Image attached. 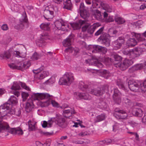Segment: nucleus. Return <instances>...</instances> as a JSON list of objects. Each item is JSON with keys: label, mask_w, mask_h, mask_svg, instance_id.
<instances>
[{"label": "nucleus", "mask_w": 146, "mask_h": 146, "mask_svg": "<svg viewBox=\"0 0 146 146\" xmlns=\"http://www.w3.org/2000/svg\"><path fill=\"white\" fill-rule=\"evenodd\" d=\"M128 87L131 91L135 92L140 87L142 91L144 92H146V80L141 82L130 80L128 82Z\"/></svg>", "instance_id": "1"}, {"label": "nucleus", "mask_w": 146, "mask_h": 146, "mask_svg": "<svg viewBox=\"0 0 146 146\" xmlns=\"http://www.w3.org/2000/svg\"><path fill=\"white\" fill-rule=\"evenodd\" d=\"M51 96L47 93H33L32 96V98L35 100L47 99L48 100L41 102L40 105L42 107L48 106L50 103L49 100Z\"/></svg>", "instance_id": "2"}, {"label": "nucleus", "mask_w": 146, "mask_h": 146, "mask_svg": "<svg viewBox=\"0 0 146 146\" xmlns=\"http://www.w3.org/2000/svg\"><path fill=\"white\" fill-rule=\"evenodd\" d=\"M143 51V49L140 48H135L134 49L130 50H124L122 51V53L127 57L134 59L139 56Z\"/></svg>", "instance_id": "3"}, {"label": "nucleus", "mask_w": 146, "mask_h": 146, "mask_svg": "<svg viewBox=\"0 0 146 146\" xmlns=\"http://www.w3.org/2000/svg\"><path fill=\"white\" fill-rule=\"evenodd\" d=\"M130 37L128 41V46H129L132 47L135 46L137 43V42L134 38L135 37L139 42L143 41L145 40V38L141 37V35L139 34H136L135 33H131L129 34Z\"/></svg>", "instance_id": "4"}, {"label": "nucleus", "mask_w": 146, "mask_h": 146, "mask_svg": "<svg viewBox=\"0 0 146 146\" xmlns=\"http://www.w3.org/2000/svg\"><path fill=\"white\" fill-rule=\"evenodd\" d=\"M74 78L73 74L71 73H66L61 78L59 81L60 84L69 85L74 81Z\"/></svg>", "instance_id": "5"}, {"label": "nucleus", "mask_w": 146, "mask_h": 146, "mask_svg": "<svg viewBox=\"0 0 146 146\" xmlns=\"http://www.w3.org/2000/svg\"><path fill=\"white\" fill-rule=\"evenodd\" d=\"M133 63V61L131 59H125L122 62L114 63V64L117 68H119L122 70L127 69Z\"/></svg>", "instance_id": "6"}, {"label": "nucleus", "mask_w": 146, "mask_h": 146, "mask_svg": "<svg viewBox=\"0 0 146 146\" xmlns=\"http://www.w3.org/2000/svg\"><path fill=\"white\" fill-rule=\"evenodd\" d=\"M100 25L98 23H94L92 25L87 24L82 27V31H86L88 34L92 35L93 34L96 29Z\"/></svg>", "instance_id": "7"}, {"label": "nucleus", "mask_w": 146, "mask_h": 146, "mask_svg": "<svg viewBox=\"0 0 146 146\" xmlns=\"http://www.w3.org/2000/svg\"><path fill=\"white\" fill-rule=\"evenodd\" d=\"M12 105L8 103H6L0 106V115L3 117L7 113H9Z\"/></svg>", "instance_id": "8"}, {"label": "nucleus", "mask_w": 146, "mask_h": 146, "mask_svg": "<svg viewBox=\"0 0 146 146\" xmlns=\"http://www.w3.org/2000/svg\"><path fill=\"white\" fill-rule=\"evenodd\" d=\"M114 111L118 113V114L114 113V116L117 119H125L127 116V114L125 111L120 110L119 108H115Z\"/></svg>", "instance_id": "9"}, {"label": "nucleus", "mask_w": 146, "mask_h": 146, "mask_svg": "<svg viewBox=\"0 0 146 146\" xmlns=\"http://www.w3.org/2000/svg\"><path fill=\"white\" fill-rule=\"evenodd\" d=\"M74 95L75 97L77 99H84L85 100H90L91 97L89 94L86 93H79L78 92H74Z\"/></svg>", "instance_id": "10"}, {"label": "nucleus", "mask_w": 146, "mask_h": 146, "mask_svg": "<svg viewBox=\"0 0 146 146\" xmlns=\"http://www.w3.org/2000/svg\"><path fill=\"white\" fill-rule=\"evenodd\" d=\"M49 38L47 33H43L41 35L40 38L39 42L37 43V45L40 47H43L46 44L45 40Z\"/></svg>", "instance_id": "11"}, {"label": "nucleus", "mask_w": 146, "mask_h": 146, "mask_svg": "<svg viewBox=\"0 0 146 146\" xmlns=\"http://www.w3.org/2000/svg\"><path fill=\"white\" fill-rule=\"evenodd\" d=\"M102 43L107 47L109 46L110 44V41L108 38V35L104 34L101 35L98 39Z\"/></svg>", "instance_id": "12"}, {"label": "nucleus", "mask_w": 146, "mask_h": 146, "mask_svg": "<svg viewBox=\"0 0 146 146\" xmlns=\"http://www.w3.org/2000/svg\"><path fill=\"white\" fill-rule=\"evenodd\" d=\"M146 66V62L143 64H137L129 68L128 72L130 73H132L138 70H140Z\"/></svg>", "instance_id": "13"}, {"label": "nucleus", "mask_w": 146, "mask_h": 146, "mask_svg": "<svg viewBox=\"0 0 146 146\" xmlns=\"http://www.w3.org/2000/svg\"><path fill=\"white\" fill-rule=\"evenodd\" d=\"M87 63H88L90 64H91L92 65L96 66L99 68H102L103 66V64L98 60H95L94 59H88L86 60Z\"/></svg>", "instance_id": "14"}, {"label": "nucleus", "mask_w": 146, "mask_h": 146, "mask_svg": "<svg viewBox=\"0 0 146 146\" xmlns=\"http://www.w3.org/2000/svg\"><path fill=\"white\" fill-rule=\"evenodd\" d=\"M6 129L9 130V132L11 134L22 135L23 133V131L22 129L19 127L10 128L9 126V128L7 129Z\"/></svg>", "instance_id": "15"}, {"label": "nucleus", "mask_w": 146, "mask_h": 146, "mask_svg": "<svg viewBox=\"0 0 146 146\" xmlns=\"http://www.w3.org/2000/svg\"><path fill=\"white\" fill-rule=\"evenodd\" d=\"M51 120L52 121H56L59 125H62L65 121V120L64 118L60 115L56 114V117L54 118H51Z\"/></svg>", "instance_id": "16"}, {"label": "nucleus", "mask_w": 146, "mask_h": 146, "mask_svg": "<svg viewBox=\"0 0 146 146\" xmlns=\"http://www.w3.org/2000/svg\"><path fill=\"white\" fill-rule=\"evenodd\" d=\"M34 108L33 101L31 99L28 100L26 103L25 110L27 112L31 111Z\"/></svg>", "instance_id": "17"}, {"label": "nucleus", "mask_w": 146, "mask_h": 146, "mask_svg": "<svg viewBox=\"0 0 146 146\" xmlns=\"http://www.w3.org/2000/svg\"><path fill=\"white\" fill-rule=\"evenodd\" d=\"M54 12L53 11L45 9L44 11V16L46 19L48 20L52 19L54 17Z\"/></svg>", "instance_id": "18"}, {"label": "nucleus", "mask_w": 146, "mask_h": 146, "mask_svg": "<svg viewBox=\"0 0 146 146\" xmlns=\"http://www.w3.org/2000/svg\"><path fill=\"white\" fill-rule=\"evenodd\" d=\"M85 22V21L80 20L78 23H71L70 24L74 30H77L80 29L81 26L84 24Z\"/></svg>", "instance_id": "19"}, {"label": "nucleus", "mask_w": 146, "mask_h": 146, "mask_svg": "<svg viewBox=\"0 0 146 146\" xmlns=\"http://www.w3.org/2000/svg\"><path fill=\"white\" fill-rule=\"evenodd\" d=\"M100 3V6L102 8L108 12H112V9L111 7L109 5L104 1H100V3H98V4Z\"/></svg>", "instance_id": "20"}, {"label": "nucleus", "mask_w": 146, "mask_h": 146, "mask_svg": "<svg viewBox=\"0 0 146 146\" xmlns=\"http://www.w3.org/2000/svg\"><path fill=\"white\" fill-rule=\"evenodd\" d=\"M31 63L30 61H27L24 62H20L19 63V69H26L28 68L31 66Z\"/></svg>", "instance_id": "21"}, {"label": "nucleus", "mask_w": 146, "mask_h": 146, "mask_svg": "<svg viewBox=\"0 0 146 146\" xmlns=\"http://www.w3.org/2000/svg\"><path fill=\"white\" fill-rule=\"evenodd\" d=\"M75 113L74 110L70 109L67 110H64L63 111V114L64 117L66 118H70V117L72 115Z\"/></svg>", "instance_id": "22"}, {"label": "nucleus", "mask_w": 146, "mask_h": 146, "mask_svg": "<svg viewBox=\"0 0 146 146\" xmlns=\"http://www.w3.org/2000/svg\"><path fill=\"white\" fill-rule=\"evenodd\" d=\"M74 36L73 35H70L68 37L64 40L63 42V44L65 47H70V46L71 44V40Z\"/></svg>", "instance_id": "23"}, {"label": "nucleus", "mask_w": 146, "mask_h": 146, "mask_svg": "<svg viewBox=\"0 0 146 146\" xmlns=\"http://www.w3.org/2000/svg\"><path fill=\"white\" fill-rule=\"evenodd\" d=\"M63 8L68 10H72L73 6L71 0H63Z\"/></svg>", "instance_id": "24"}, {"label": "nucleus", "mask_w": 146, "mask_h": 146, "mask_svg": "<svg viewBox=\"0 0 146 146\" xmlns=\"http://www.w3.org/2000/svg\"><path fill=\"white\" fill-rule=\"evenodd\" d=\"M93 49L98 52L105 54L107 52V49L105 47L98 45H94L92 46Z\"/></svg>", "instance_id": "25"}, {"label": "nucleus", "mask_w": 146, "mask_h": 146, "mask_svg": "<svg viewBox=\"0 0 146 146\" xmlns=\"http://www.w3.org/2000/svg\"><path fill=\"white\" fill-rule=\"evenodd\" d=\"M2 117L0 115V132L3 130L7 129L9 128V125L7 122L1 121Z\"/></svg>", "instance_id": "26"}, {"label": "nucleus", "mask_w": 146, "mask_h": 146, "mask_svg": "<svg viewBox=\"0 0 146 146\" xmlns=\"http://www.w3.org/2000/svg\"><path fill=\"white\" fill-rule=\"evenodd\" d=\"M89 92L96 96H99L102 94V92L101 91V88H96L91 89L89 90Z\"/></svg>", "instance_id": "27"}, {"label": "nucleus", "mask_w": 146, "mask_h": 146, "mask_svg": "<svg viewBox=\"0 0 146 146\" xmlns=\"http://www.w3.org/2000/svg\"><path fill=\"white\" fill-rule=\"evenodd\" d=\"M124 42V38L122 37H119L115 42V44L116 46L120 48L121 46Z\"/></svg>", "instance_id": "28"}, {"label": "nucleus", "mask_w": 146, "mask_h": 146, "mask_svg": "<svg viewBox=\"0 0 146 146\" xmlns=\"http://www.w3.org/2000/svg\"><path fill=\"white\" fill-rule=\"evenodd\" d=\"M86 3L88 5H92L91 9L100 7V6L97 2H94L92 0H84Z\"/></svg>", "instance_id": "29"}, {"label": "nucleus", "mask_w": 146, "mask_h": 146, "mask_svg": "<svg viewBox=\"0 0 146 146\" xmlns=\"http://www.w3.org/2000/svg\"><path fill=\"white\" fill-rule=\"evenodd\" d=\"M114 19L115 22L118 25L123 24L125 22L124 19L118 15L115 16Z\"/></svg>", "instance_id": "30"}, {"label": "nucleus", "mask_w": 146, "mask_h": 146, "mask_svg": "<svg viewBox=\"0 0 146 146\" xmlns=\"http://www.w3.org/2000/svg\"><path fill=\"white\" fill-rule=\"evenodd\" d=\"M91 11L93 12L95 17L97 20H100L102 19V16L101 15V12L99 11L97 9H95L94 10H91Z\"/></svg>", "instance_id": "31"}, {"label": "nucleus", "mask_w": 146, "mask_h": 146, "mask_svg": "<svg viewBox=\"0 0 146 146\" xmlns=\"http://www.w3.org/2000/svg\"><path fill=\"white\" fill-rule=\"evenodd\" d=\"M9 112L10 114H15L16 115L19 116L21 114V111L20 109H16L15 110L14 108L12 107L11 110Z\"/></svg>", "instance_id": "32"}, {"label": "nucleus", "mask_w": 146, "mask_h": 146, "mask_svg": "<svg viewBox=\"0 0 146 146\" xmlns=\"http://www.w3.org/2000/svg\"><path fill=\"white\" fill-rule=\"evenodd\" d=\"M133 113L135 116L141 117L143 114L142 110L140 108H135L133 111Z\"/></svg>", "instance_id": "33"}, {"label": "nucleus", "mask_w": 146, "mask_h": 146, "mask_svg": "<svg viewBox=\"0 0 146 146\" xmlns=\"http://www.w3.org/2000/svg\"><path fill=\"white\" fill-rule=\"evenodd\" d=\"M99 72L101 73V75L106 79H108L110 76L109 72L106 70H100Z\"/></svg>", "instance_id": "34"}, {"label": "nucleus", "mask_w": 146, "mask_h": 146, "mask_svg": "<svg viewBox=\"0 0 146 146\" xmlns=\"http://www.w3.org/2000/svg\"><path fill=\"white\" fill-rule=\"evenodd\" d=\"M80 15L81 17L84 19H86L90 15L88 10L80 11Z\"/></svg>", "instance_id": "35"}, {"label": "nucleus", "mask_w": 146, "mask_h": 146, "mask_svg": "<svg viewBox=\"0 0 146 146\" xmlns=\"http://www.w3.org/2000/svg\"><path fill=\"white\" fill-rule=\"evenodd\" d=\"M65 52H72L73 51L74 52V54L76 55L79 53V50L78 48H76L74 49L73 47H69L66 48L65 50Z\"/></svg>", "instance_id": "36"}, {"label": "nucleus", "mask_w": 146, "mask_h": 146, "mask_svg": "<svg viewBox=\"0 0 146 146\" xmlns=\"http://www.w3.org/2000/svg\"><path fill=\"white\" fill-rule=\"evenodd\" d=\"M116 83L119 88L125 91L127 90V89L124 86L123 82L121 79H117L116 81Z\"/></svg>", "instance_id": "37"}, {"label": "nucleus", "mask_w": 146, "mask_h": 146, "mask_svg": "<svg viewBox=\"0 0 146 146\" xmlns=\"http://www.w3.org/2000/svg\"><path fill=\"white\" fill-rule=\"evenodd\" d=\"M105 115L104 114H102L96 117L95 119V123H97L105 119Z\"/></svg>", "instance_id": "38"}, {"label": "nucleus", "mask_w": 146, "mask_h": 146, "mask_svg": "<svg viewBox=\"0 0 146 146\" xmlns=\"http://www.w3.org/2000/svg\"><path fill=\"white\" fill-rule=\"evenodd\" d=\"M17 102V99L16 97L14 96H12L7 103H8L11 104L13 106V105L15 104Z\"/></svg>", "instance_id": "39"}, {"label": "nucleus", "mask_w": 146, "mask_h": 146, "mask_svg": "<svg viewBox=\"0 0 146 146\" xmlns=\"http://www.w3.org/2000/svg\"><path fill=\"white\" fill-rule=\"evenodd\" d=\"M25 55V52H23L17 51H15L14 52V56L17 57L23 58Z\"/></svg>", "instance_id": "40"}, {"label": "nucleus", "mask_w": 146, "mask_h": 146, "mask_svg": "<svg viewBox=\"0 0 146 146\" xmlns=\"http://www.w3.org/2000/svg\"><path fill=\"white\" fill-rule=\"evenodd\" d=\"M49 73L48 72L46 71H43L38 74L39 76L38 77V78L39 79L42 80L47 77Z\"/></svg>", "instance_id": "41"}, {"label": "nucleus", "mask_w": 146, "mask_h": 146, "mask_svg": "<svg viewBox=\"0 0 146 146\" xmlns=\"http://www.w3.org/2000/svg\"><path fill=\"white\" fill-rule=\"evenodd\" d=\"M0 56L2 59H7L10 58L11 56L10 53L8 52H5L0 54Z\"/></svg>", "instance_id": "42"}, {"label": "nucleus", "mask_w": 146, "mask_h": 146, "mask_svg": "<svg viewBox=\"0 0 146 146\" xmlns=\"http://www.w3.org/2000/svg\"><path fill=\"white\" fill-rule=\"evenodd\" d=\"M41 57V55L40 54L35 52L32 55L31 58L33 60H37L40 59Z\"/></svg>", "instance_id": "43"}, {"label": "nucleus", "mask_w": 146, "mask_h": 146, "mask_svg": "<svg viewBox=\"0 0 146 146\" xmlns=\"http://www.w3.org/2000/svg\"><path fill=\"white\" fill-rule=\"evenodd\" d=\"M88 86L87 85L85 84L82 81H80L79 84V87L80 89L82 91H84L86 88H88Z\"/></svg>", "instance_id": "44"}, {"label": "nucleus", "mask_w": 146, "mask_h": 146, "mask_svg": "<svg viewBox=\"0 0 146 146\" xmlns=\"http://www.w3.org/2000/svg\"><path fill=\"white\" fill-rule=\"evenodd\" d=\"M27 21V20H25V22H21L19 24L15 26V28L17 29H23L24 27V25L25 23H26Z\"/></svg>", "instance_id": "45"}, {"label": "nucleus", "mask_w": 146, "mask_h": 146, "mask_svg": "<svg viewBox=\"0 0 146 146\" xmlns=\"http://www.w3.org/2000/svg\"><path fill=\"white\" fill-rule=\"evenodd\" d=\"M52 123V121L51 120V119L50 120H48V122L46 121H44L42 126L44 128H45L47 126L48 127H50Z\"/></svg>", "instance_id": "46"}, {"label": "nucleus", "mask_w": 146, "mask_h": 146, "mask_svg": "<svg viewBox=\"0 0 146 146\" xmlns=\"http://www.w3.org/2000/svg\"><path fill=\"white\" fill-rule=\"evenodd\" d=\"M49 24L47 23H43L40 25V28L44 30L48 31L49 29Z\"/></svg>", "instance_id": "47"}, {"label": "nucleus", "mask_w": 146, "mask_h": 146, "mask_svg": "<svg viewBox=\"0 0 146 146\" xmlns=\"http://www.w3.org/2000/svg\"><path fill=\"white\" fill-rule=\"evenodd\" d=\"M104 29V27H102L100 29L98 30L95 33L94 35L95 36H98L100 35H103L104 34H106V33H104L103 32V31Z\"/></svg>", "instance_id": "48"}, {"label": "nucleus", "mask_w": 146, "mask_h": 146, "mask_svg": "<svg viewBox=\"0 0 146 146\" xmlns=\"http://www.w3.org/2000/svg\"><path fill=\"white\" fill-rule=\"evenodd\" d=\"M113 98L114 102L116 104H119L121 102L120 96H113Z\"/></svg>", "instance_id": "49"}, {"label": "nucleus", "mask_w": 146, "mask_h": 146, "mask_svg": "<svg viewBox=\"0 0 146 146\" xmlns=\"http://www.w3.org/2000/svg\"><path fill=\"white\" fill-rule=\"evenodd\" d=\"M21 88L20 86L17 82H15L13 83V84L11 88L12 90H19Z\"/></svg>", "instance_id": "50"}, {"label": "nucleus", "mask_w": 146, "mask_h": 146, "mask_svg": "<svg viewBox=\"0 0 146 146\" xmlns=\"http://www.w3.org/2000/svg\"><path fill=\"white\" fill-rule=\"evenodd\" d=\"M29 131H32L35 129V123L34 122L31 121L30 120L28 122Z\"/></svg>", "instance_id": "51"}, {"label": "nucleus", "mask_w": 146, "mask_h": 146, "mask_svg": "<svg viewBox=\"0 0 146 146\" xmlns=\"http://www.w3.org/2000/svg\"><path fill=\"white\" fill-rule=\"evenodd\" d=\"M63 23V22L61 21H57L55 23V26L58 29L60 30L61 29V28L62 26V25Z\"/></svg>", "instance_id": "52"}, {"label": "nucleus", "mask_w": 146, "mask_h": 146, "mask_svg": "<svg viewBox=\"0 0 146 146\" xmlns=\"http://www.w3.org/2000/svg\"><path fill=\"white\" fill-rule=\"evenodd\" d=\"M79 9L80 11H82L88 10V8L84 5L83 2H82L80 5Z\"/></svg>", "instance_id": "53"}, {"label": "nucleus", "mask_w": 146, "mask_h": 146, "mask_svg": "<svg viewBox=\"0 0 146 146\" xmlns=\"http://www.w3.org/2000/svg\"><path fill=\"white\" fill-rule=\"evenodd\" d=\"M101 88V91L102 92V94H103L105 92H108L109 87L108 85L106 84L103 86Z\"/></svg>", "instance_id": "54"}, {"label": "nucleus", "mask_w": 146, "mask_h": 146, "mask_svg": "<svg viewBox=\"0 0 146 146\" xmlns=\"http://www.w3.org/2000/svg\"><path fill=\"white\" fill-rule=\"evenodd\" d=\"M99 107L101 109H105L107 108V105L106 103L103 101L100 102L98 104Z\"/></svg>", "instance_id": "55"}, {"label": "nucleus", "mask_w": 146, "mask_h": 146, "mask_svg": "<svg viewBox=\"0 0 146 146\" xmlns=\"http://www.w3.org/2000/svg\"><path fill=\"white\" fill-rule=\"evenodd\" d=\"M113 57L115 60L114 64V63H116L115 62L116 61L118 62H120L122 59V57L118 54L114 55ZM116 63H117L116 62Z\"/></svg>", "instance_id": "56"}, {"label": "nucleus", "mask_w": 146, "mask_h": 146, "mask_svg": "<svg viewBox=\"0 0 146 146\" xmlns=\"http://www.w3.org/2000/svg\"><path fill=\"white\" fill-rule=\"evenodd\" d=\"M55 78L54 77H52L46 81L45 83L46 84H52L55 82Z\"/></svg>", "instance_id": "57"}, {"label": "nucleus", "mask_w": 146, "mask_h": 146, "mask_svg": "<svg viewBox=\"0 0 146 146\" xmlns=\"http://www.w3.org/2000/svg\"><path fill=\"white\" fill-rule=\"evenodd\" d=\"M21 96L23 99V101H25L29 96V95L28 93L23 92L21 94Z\"/></svg>", "instance_id": "58"}, {"label": "nucleus", "mask_w": 146, "mask_h": 146, "mask_svg": "<svg viewBox=\"0 0 146 146\" xmlns=\"http://www.w3.org/2000/svg\"><path fill=\"white\" fill-rule=\"evenodd\" d=\"M44 66H41L40 68L37 69L33 70V72L34 74H38L42 70L44 69Z\"/></svg>", "instance_id": "59"}, {"label": "nucleus", "mask_w": 146, "mask_h": 146, "mask_svg": "<svg viewBox=\"0 0 146 146\" xmlns=\"http://www.w3.org/2000/svg\"><path fill=\"white\" fill-rule=\"evenodd\" d=\"M128 123L133 127L137 126L138 124V123L132 121H129L128 122Z\"/></svg>", "instance_id": "60"}, {"label": "nucleus", "mask_w": 146, "mask_h": 146, "mask_svg": "<svg viewBox=\"0 0 146 146\" xmlns=\"http://www.w3.org/2000/svg\"><path fill=\"white\" fill-rule=\"evenodd\" d=\"M121 93L117 88H115L114 90V94L113 96H120Z\"/></svg>", "instance_id": "61"}, {"label": "nucleus", "mask_w": 146, "mask_h": 146, "mask_svg": "<svg viewBox=\"0 0 146 146\" xmlns=\"http://www.w3.org/2000/svg\"><path fill=\"white\" fill-rule=\"evenodd\" d=\"M20 84L21 85V87L24 89L28 90H30L29 88L27 86L25 83L20 82Z\"/></svg>", "instance_id": "62"}, {"label": "nucleus", "mask_w": 146, "mask_h": 146, "mask_svg": "<svg viewBox=\"0 0 146 146\" xmlns=\"http://www.w3.org/2000/svg\"><path fill=\"white\" fill-rule=\"evenodd\" d=\"M9 66L11 68L14 69H19V64H18L17 66H16L15 64H9Z\"/></svg>", "instance_id": "63"}, {"label": "nucleus", "mask_w": 146, "mask_h": 146, "mask_svg": "<svg viewBox=\"0 0 146 146\" xmlns=\"http://www.w3.org/2000/svg\"><path fill=\"white\" fill-rule=\"evenodd\" d=\"M68 27V25L67 24H65L63 23L62 25V26L61 28L60 29V30H61L63 31H66L67 30V29Z\"/></svg>", "instance_id": "64"}]
</instances>
